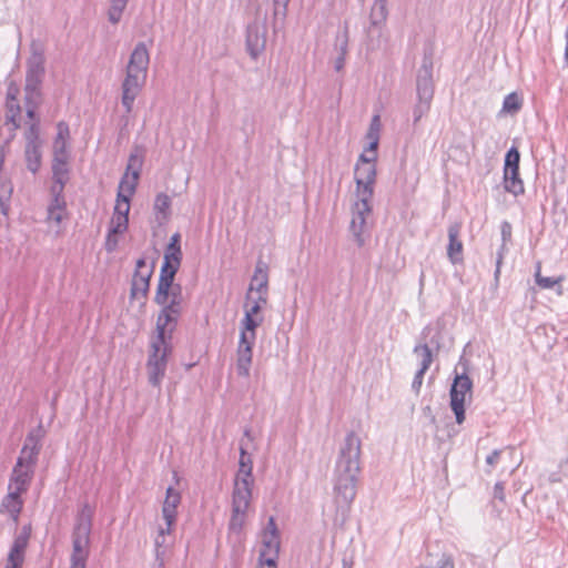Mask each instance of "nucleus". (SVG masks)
Segmentation results:
<instances>
[{"mask_svg":"<svg viewBox=\"0 0 568 568\" xmlns=\"http://www.w3.org/2000/svg\"><path fill=\"white\" fill-rule=\"evenodd\" d=\"M6 121H7V123L12 124L13 131H16L20 128L19 115H14L12 119L11 114H6Z\"/></svg>","mask_w":568,"mask_h":568,"instance_id":"62","label":"nucleus"},{"mask_svg":"<svg viewBox=\"0 0 568 568\" xmlns=\"http://www.w3.org/2000/svg\"><path fill=\"white\" fill-rule=\"evenodd\" d=\"M12 194V186L10 183H2L0 189V212L8 215L10 211V197Z\"/></svg>","mask_w":568,"mask_h":568,"instance_id":"40","label":"nucleus"},{"mask_svg":"<svg viewBox=\"0 0 568 568\" xmlns=\"http://www.w3.org/2000/svg\"><path fill=\"white\" fill-rule=\"evenodd\" d=\"M245 514L246 513H236L235 508H232V517L229 524V527L232 531L240 532L242 530Z\"/></svg>","mask_w":568,"mask_h":568,"instance_id":"46","label":"nucleus"},{"mask_svg":"<svg viewBox=\"0 0 568 568\" xmlns=\"http://www.w3.org/2000/svg\"><path fill=\"white\" fill-rule=\"evenodd\" d=\"M42 103L41 87L24 85V105L26 108L38 109Z\"/></svg>","mask_w":568,"mask_h":568,"instance_id":"34","label":"nucleus"},{"mask_svg":"<svg viewBox=\"0 0 568 568\" xmlns=\"http://www.w3.org/2000/svg\"><path fill=\"white\" fill-rule=\"evenodd\" d=\"M425 373H426L425 371L418 369L416 372L415 376H414V379H413V383H412V388L416 393H418L420 387H422L423 378H424Z\"/></svg>","mask_w":568,"mask_h":568,"instance_id":"53","label":"nucleus"},{"mask_svg":"<svg viewBox=\"0 0 568 568\" xmlns=\"http://www.w3.org/2000/svg\"><path fill=\"white\" fill-rule=\"evenodd\" d=\"M45 435V430L42 424H39L37 427L32 428L24 440L22 449L20 452V456H26V454L30 449V458L33 459L34 455H39L41 450V442Z\"/></svg>","mask_w":568,"mask_h":568,"instance_id":"22","label":"nucleus"},{"mask_svg":"<svg viewBox=\"0 0 568 568\" xmlns=\"http://www.w3.org/2000/svg\"><path fill=\"white\" fill-rule=\"evenodd\" d=\"M64 211H48V219L59 224L63 219Z\"/></svg>","mask_w":568,"mask_h":568,"instance_id":"60","label":"nucleus"},{"mask_svg":"<svg viewBox=\"0 0 568 568\" xmlns=\"http://www.w3.org/2000/svg\"><path fill=\"white\" fill-rule=\"evenodd\" d=\"M118 235H120V233H111V231L108 232L104 243V248L106 252L112 253L116 250L119 244Z\"/></svg>","mask_w":568,"mask_h":568,"instance_id":"49","label":"nucleus"},{"mask_svg":"<svg viewBox=\"0 0 568 568\" xmlns=\"http://www.w3.org/2000/svg\"><path fill=\"white\" fill-rule=\"evenodd\" d=\"M262 316H251L250 314H245L244 318L241 321V332L248 334V339L256 338V328L262 324Z\"/></svg>","mask_w":568,"mask_h":568,"instance_id":"33","label":"nucleus"},{"mask_svg":"<svg viewBox=\"0 0 568 568\" xmlns=\"http://www.w3.org/2000/svg\"><path fill=\"white\" fill-rule=\"evenodd\" d=\"M520 153L513 146L510 148L505 156L504 170H519Z\"/></svg>","mask_w":568,"mask_h":568,"instance_id":"43","label":"nucleus"},{"mask_svg":"<svg viewBox=\"0 0 568 568\" xmlns=\"http://www.w3.org/2000/svg\"><path fill=\"white\" fill-rule=\"evenodd\" d=\"M24 148L23 158L27 170L37 174L42 164L43 140L40 136L39 121L29 123L23 132Z\"/></svg>","mask_w":568,"mask_h":568,"instance_id":"5","label":"nucleus"},{"mask_svg":"<svg viewBox=\"0 0 568 568\" xmlns=\"http://www.w3.org/2000/svg\"><path fill=\"white\" fill-rule=\"evenodd\" d=\"M129 226V217L126 215L120 216L113 214L110 221L109 231L111 233H120L123 234Z\"/></svg>","mask_w":568,"mask_h":568,"instance_id":"42","label":"nucleus"},{"mask_svg":"<svg viewBox=\"0 0 568 568\" xmlns=\"http://www.w3.org/2000/svg\"><path fill=\"white\" fill-rule=\"evenodd\" d=\"M182 261L181 246L168 244L164 251V258L160 270V276H175Z\"/></svg>","mask_w":568,"mask_h":568,"instance_id":"20","label":"nucleus"},{"mask_svg":"<svg viewBox=\"0 0 568 568\" xmlns=\"http://www.w3.org/2000/svg\"><path fill=\"white\" fill-rule=\"evenodd\" d=\"M268 292V266L262 260H258L255 265L254 275L251 280L248 291L246 293V300L252 298L254 293H267Z\"/></svg>","mask_w":568,"mask_h":568,"instance_id":"19","label":"nucleus"},{"mask_svg":"<svg viewBox=\"0 0 568 568\" xmlns=\"http://www.w3.org/2000/svg\"><path fill=\"white\" fill-rule=\"evenodd\" d=\"M18 93H19L18 88L16 85L11 84L8 88L6 101H18V98H17Z\"/></svg>","mask_w":568,"mask_h":568,"instance_id":"58","label":"nucleus"},{"mask_svg":"<svg viewBox=\"0 0 568 568\" xmlns=\"http://www.w3.org/2000/svg\"><path fill=\"white\" fill-rule=\"evenodd\" d=\"M473 381L467 372L456 373L449 389L450 408L455 414L456 423L463 424L465 420V400L466 395L471 396Z\"/></svg>","mask_w":568,"mask_h":568,"instance_id":"7","label":"nucleus"},{"mask_svg":"<svg viewBox=\"0 0 568 568\" xmlns=\"http://www.w3.org/2000/svg\"><path fill=\"white\" fill-rule=\"evenodd\" d=\"M93 509L84 504L75 517L72 531V552H89Z\"/></svg>","mask_w":568,"mask_h":568,"instance_id":"6","label":"nucleus"},{"mask_svg":"<svg viewBox=\"0 0 568 568\" xmlns=\"http://www.w3.org/2000/svg\"><path fill=\"white\" fill-rule=\"evenodd\" d=\"M181 503V494L173 487L166 489L165 499L162 506V516L166 524V531L171 532L176 521V508Z\"/></svg>","mask_w":568,"mask_h":568,"instance_id":"18","label":"nucleus"},{"mask_svg":"<svg viewBox=\"0 0 568 568\" xmlns=\"http://www.w3.org/2000/svg\"><path fill=\"white\" fill-rule=\"evenodd\" d=\"M335 50L338 52V55L345 57L348 50V29L344 28L342 33H337L335 38Z\"/></svg>","mask_w":568,"mask_h":568,"instance_id":"44","label":"nucleus"},{"mask_svg":"<svg viewBox=\"0 0 568 568\" xmlns=\"http://www.w3.org/2000/svg\"><path fill=\"white\" fill-rule=\"evenodd\" d=\"M171 197L165 193H159L154 201V211L166 217L170 212Z\"/></svg>","mask_w":568,"mask_h":568,"instance_id":"41","label":"nucleus"},{"mask_svg":"<svg viewBox=\"0 0 568 568\" xmlns=\"http://www.w3.org/2000/svg\"><path fill=\"white\" fill-rule=\"evenodd\" d=\"M67 202L64 197H52L48 211H65Z\"/></svg>","mask_w":568,"mask_h":568,"instance_id":"51","label":"nucleus"},{"mask_svg":"<svg viewBox=\"0 0 568 568\" xmlns=\"http://www.w3.org/2000/svg\"><path fill=\"white\" fill-rule=\"evenodd\" d=\"M388 16L386 0H375L369 13V21L372 27H382Z\"/></svg>","mask_w":568,"mask_h":568,"instance_id":"30","label":"nucleus"},{"mask_svg":"<svg viewBox=\"0 0 568 568\" xmlns=\"http://www.w3.org/2000/svg\"><path fill=\"white\" fill-rule=\"evenodd\" d=\"M372 141L369 142L367 151L371 152V155L376 154V150L378 146V134L376 133L373 138H371Z\"/></svg>","mask_w":568,"mask_h":568,"instance_id":"63","label":"nucleus"},{"mask_svg":"<svg viewBox=\"0 0 568 568\" xmlns=\"http://www.w3.org/2000/svg\"><path fill=\"white\" fill-rule=\"evenodd\" d=\"M266 28L263 23L255 20L250 23L246 29V48L250 55L256 59L265 49Z\"/></svg>","mask_w":568,"mask_h":568,"instance_id":"12","label":"nucleus"},{"mask_svg":"<svg viewBox=\"0 0 568 568\" xmlns=\"http://www.w3.org/2000/svg\"><path fill=\"white\" fill-rule=\"evenodd\" d=\"M262 310L261 305L257 304H245V314H250L251 316H258L260 311Z\"/></svg>","mask_w":568,"mask_h":568,"instance_id":"61","label":"nucleus"},{"mask_svg":"<svg viewBox=\"0 0 568 568\" xmlns=\"http://www.w3.org/2000/svg\"><path fill=\"white\" fill-rule=\"evenodd\" d=\"M52 181L69 182L70 169L68 156H53L52 159Z\"/></svg>","mask_w":568,"mask_h":568,"instance_id":"27","label":"nucleus"},{"mask_svg":"<svg viewBox=\"0 0 568 568\" xmlns=\"http://www.w3.org/2000/svg\"><path fill=\"white\" fill-rule=\"evenodd\" d=\"M535 280H536L537 285L539 287H541V288H551L556 284L559 283V278L541 276V274H540V263L537 264V268H536V272H535Z\"/></svg>","mask_w":568,"mask_h":568,"instance_id":"45","label":"nucleus"},{"mask_svg":"<svg viewBox=\"0 0 568 568\" xmlns=\"http://www.w3.org/2000/svg\"><path fill=\"white\" fill-rule=\"evenodd\" d=\"M68 182L63 181H52V185L50 187V194L52 197H64L63 191L65 187V184Z\"/></svg>","mask_w":568,"mask_h":568,"instance_id":"50","label":"nucleus"},{"mask_svg":"<svg viewBox=\"0 0 568 568\" xmlns=\"http://www.w3.org/2000/svg\"><path fill=\"white\" fill-rule=\"evenodd\" d=\"M142 163L143 159L141 155H138L136 153L130 154L126 171L124 174H128L129 183H134V189L138 184V179L140 175Z\"/></svg>","mask_w":568,"mask_h":568,"instance_id":"32","label":"nucleus"},{"mask_svg":"<svg viewBox=\"0 0 568 568\" xmlns=\"http://www.w3.org/2000/svg\"><path fill=\"white\" fill-rule=\"evenodd\" d=\"M69 139H70L69 124L64 121L58 122L57 123V135L53 141V156L70 158V153L68 151Z\"/></svg>","mask_w":568,"mask_h":568,"instance_id":"24","label":"nucleus"},{"mask_svg":"<svg viewBox=\"0 0 568 568\" xmlns=\"http://www.w3.org/2000/svg\"><path fill=\"white\" fill-rule=\"evenodd\" d=\"M126 4L128 0H110L108 18L111 23L116 24L121 20Z\"/></svg>","mask_w":568,"mask_h":568,"instance_id":"37","label":"nucleus"},{"mask_svg":"<svg viewBox=\"0 0 568 568\" xmlns=\"http://www.w3.org/2000/svg\"><path fill=\"white\" fill-rule=\"evenodd\" d=\"M504 187L515 196L525 192L524 183L519 178V170H504Z\"/></svg>","mask_w":568,"mask_h":568,"instance_id":"25","label":"nucleus"},{"mask_svg":"<svg viewBox=\"0 0 568 568\" xmlns=\"http://www.w3.org/2000/svg\"><path fill=\"white\" fill-rule=\"evenodd\" d=\"M414 353L418 354L422 357L419 369L427 372V369L433 363V353L429 346L427 344L416 345L414 347Z\"/></svg>","mask_w":568,"mask_h":568,"instance_id":"39","label":"nucleus"},{"mask_svg":"<svg viewBox=\"0 0 568 568\" xmlns=\"http://www.w3.org/2000/svg\"><path fill=\"white\" fill-rule=\"evenodd\" d=\"M361 454L362 440L354 432H349L339 447L334 469L335 503L341 511L342 523L346 520L349 507L356 497Z\"/></svg>","mask_w":568,"mask_h":568,"instance_id":"1","label":"nucleus"},{"mask_svg":"<svg viewBox=\"0 0 568 568\" xmlns=\"http://www.w3.org/2000/svg\"><path fill=\"white\" fill-rule=\"evenodd\" d=\"M262 536L271 537V538H280V531L277 529L274 517L268 518V521L262 531Z\"/></svg>","mask_w":568,"mask_h":568,"instance_id":"48","label":"nucleus"},{"mask_svg":"<svg viewBox=\"0 0 568 568\" xmlns=\"http://www.w3.org/2000/svg\"><path fill=\"white\" fill-rule=\"evenodd\" d=\"M430 106L432 102L416 99V102L412 110L414 129L418 126V123L422 120V118L428 114V112L430 111Z\"/></svg>","mask_w":568,"mask_h":568,"instance_id":"36","label":"nucleus"},{"mask_svg":"<svg viewBox=\"0 0 568 568\" xmlns=\"http://www.w3.org/2000/svg\"><path fill=\"white\" fill-rule=\"evenodd\" d=\"M354 175H355V178L364 179L366 183H375V181H376L375 163H368V164H364V165H359V163H356Z\"/></svg>","mask_w":568,"mask_h":568,"instance_id":"35","label":"nucleus"},{"mask_svg":"<svg viewBox=\"0 0 568 568\" xmlns=\"http://www.w3.org/2000/svg\"><path fill=\"white\" fill-rule=\"evenodd\" d=\"M434 92L433 59L432 55L424 54L422 65L416 75V98L433 102Z\"/></svg>","mask_w":568,"mask_h":568,"instance_id":"8","label":"nucleus"},{"mask_svg":"<svg viewBox=\"0 0 568 568\" xmlns=\"http://www.w3.org/2000/svg\"><path fill=\"white\" fill-rule=\"evenodd\" d=\"M376 159H377L376 154H373V155L368 156L365 153H362L359 155V158H358L357 163H359V165H364V164H368V163H375Z\"/></svg>","mask_w":568,"mask_h":568,"instance_id":"59","label":"nucleus"},{"mask_svg":"<svg viewBox=\"0 0 568 568\" xmlns=\"http://www.w3.org/2000/svg\"><path fill=\"white\" fill-rule=\"evenodd\" d=\"M499 456H500V452L499 450H494L491 454H489L487 456L486 463L489 464V465H495L498 462Z\"/></svg>","mask_w":568,"mask_h":568,"instance_id":"64","label":"nucleus"},{"mask_svg":"<svg viewBox=\"0 0 568 568\" xmlns=\"http://www.w3.org/2000/svg\"><path fill=\"white\" fill-rule=\"evenodd\" d=\"M33 473L34 468L26 466V456H19L12 469L8 486L9 490L16 488L21 491H27Z\"/></svg>","mask_w":568,"mask_h":568,"instance_id":"13","label":"nucleus"},{"mask_svg":"<svg viewBox=\"0 0 568 568\" xmlns=\"http://www.w3.org/2000/svg\"><path fill=\"white\" fill-rule=\"evenodd\" d=\"M501 237L504 242H507L511 237V224L507 221L501 224Z\"/></svg>","mask_w":568,"mask_h":568,"instance_id":"55","label":"nucleus"},{"mask_svg":"<svg viewBox=\"0 0 568 568\" xmlns=\"http://www.w3.org/2000/svg\"><path fill=\"white\" fill-rule=\"evenodd\" d=\"M255 294H256V297H254L252 295V298L250 301L253 302L252 304H257V305H261V307H263L267 303V293H255Z\"/></svg>","mask_w":568,"mask_h":568,"instance_id":"57","label":"nucleus"},{"mask_svg":"<svg viewBox=\"0 0 568 568\" xmlns=\"http://www.w3.org/2000/svg\"><path fill=\"white\" fill-rule=\"evenodd\" d=\"M494 498L499 499L500 501L505 500L504 485L500 481L495 484Z\"/></svg>","mask_w":568,"mask_h":568,"instance_id":"56","label":"nucleus"},{"mask_svg":"<svg viewBox=\"0 0 568 568\" xmlns=\"http://www.w3.org/2000/svg\"><path fill=\"white\" fill-rule=\"evenodd\" d=\"M150 62L149 51L143 42H139L129 59L125 78L122 82V105L126 113L133 109V103L146 81Z\"/></svg>","mask_w":568,"mask_h":568,"instance_id":"3","label":"nucleus"},{"mask_svg":"<svg viewBox=\"0 0 568 568\" xmlns=\"http://www.w3.org/2000/svg\"><path fill=\"white\" fill-rule=\"evenodd\" d=\"M460 225L455 223L448 227V246L447 256L453 264H457L463 261V242L459 240Z\"/></svg>","mask_w":568,"mask_h":568,"instance_id":"23","label":"nucleus"},{"mask_svg":"<svg viewBox=\"0 0 568 568\" xmlns=\"http://www.w3.org/2000/svg\"><path fill=\"white\" fill-rule=\"evenodd\" d=\"M239 473L236 475V478H247L248 480H252V469H253V462L251 456L246 452V444L244 440H241L240 445V462H239Z\"/></svg>","mask_w":568,"mask_h":568,"instance_id":"29","label":"nucleus"},{"mask_svg":"<svg viewBox=\"0 0 568 568\" xmlns=\"http://www.w3.org/2000/svg\"><path fill=\"white\" fill-rule=\"evenodd\" d=\"M281 538H271L262 536L261 548L258 551V568H277L280 557Z\"/></svg>","mask_w":568,"mask_h":568,"instance_id":"11","label":"nucleus"},{"mask_svg":"<svg viewBox=\"0 0 568 568\" xmlns=\"http://www.w3.org/2000/svg\"><path fill=\"white\" fill-rule=\"evenodd\" d=\"M379 126H381L379 115H374L372 119V122H371L368 136L373 138L376 133L378 134Z\"/></svg>","mask_w":568,"mask_h":568,"instance_id":"54","label":"nucleus"},{"mask_svg":"<svg viewBox=\"0 0 568 568\" xmlns=\"http://www.w3.org/2000/svg\"><path fill=\"white\" fill-rule=\"evenodd\" d=\"M174 278L175 276H159L154 295V303L161 306L156 317V333L161 337L169 333V339H172L185 306L182 286L174 283Z\"/></svg>","mask_w":568,"mask_h":568,"instance_id":"2","label":"nucleus"},{"mask_svg":"<svg viewBox=\"0 0 568 568\" xmlns=\"http://www.w3.org/2000/svg\"><path fill=\"white\" fill-rule=\"evenodd\" d=\"M356 183V195L358 200L356 203H361V206H366V204H371V201L374 195V184L375 183H366L364 179L355 178Z\"/></svg>","mask_w":568,"mask_h":568,"instance_id":"31","label":"nucleus"},{"mask_svg":"<svg viewBox=\"0 0 568 568\" xmlns=\"http://www.w3.org/2000/svg\"><path fill=\"white\" fill-rule=\"evenodd\" d=\"M523 104V97L517 92H511L505 97L501 110L499 111L498 115H515L521 110Z\"/></svg>","mask_w":568,"mask_h":568,"instance_id":"28","label":"nucleus"},{"mask_svg":"<svg viewBox=\"0 0 568 568\" xmlns=\"http://www.w3.org/2000/svg\"><path fill=\"white\" fill-rule=\"evenodd\" d=\"M169 534L166 531V527L163 528L161 527L159 529V534L155 538V558H156V561L159 562V567H162L163 566V557L165 555V535Z\"/></svg>","mask_w":568,"mask_h":568,"instance_id":"38","label":"nucleus"},{"mask_svg":"<svg viewBox=\"0 0 568 568\" xmlns=\"http://www.w3.org/2000/svg\"><path fill=\"white\" fill-rule=\"evenodd\" d=\"M21 106L18 101H6V114H11L13 119L14 115H20Z\"/></svg>","mask_w":568,"mask_h":568,"instance_id":"52","label":"nucleus"},{"mask_svg":"<svg viewBox=\"0 0 568 568\" xmlns=\"http://www.w3.org/2000/svg\"><path fill=\"white\" fill-rule=\"evenodd\" d=\"M23 491L12 488L2 500V507L6 508L14 520L18 519L19 514L22 510L23 501L20 495Z\"/></svg>","mask_w":568,"mask_h":568,"instance_id":"26","label":"nucleus"},{"mask_svg":"<svg viewBox=\"0 0 568 568\" xmlns=\"http://www.w3.org/2000/svg\"><path fill=\"white\" fill-rule=\"evenodd\" d=\"M172 351L169 333L163 334L162 338L159 333L151 343V352L148 358L146 368L149 383L153 386H160L166 371L168 356Z\"/></svg>","mask_w":568,"mask_h":568,"instance_id":"4","label":"nucleus"},{"mask_svg":"<svg viewBox=\"0 0 568 568\" xmlns=\"http://www.w3.org/2000/svg\"><path fill=\"white\" fill-rule=\"evenodd\" d=\"M251 485L252 480L247 478H235L232 508H235L236 513H246L252 496Z\"/></svg>","mask_w":568,"mask_h":568,"instance_id":"15","label":"nucleus"},{"mask_svg":"<svg viewBox=\"0 0 568 568\" xmlns=\"http://www.w3.org/2000/svg\"><path fill=\"white\" fill-rule=\"evenodd\" d=\"M154 262L150 267L146 266V261L141 257L136 261L135 271L131 282L130 297L136 298L139 295L146 297L150 288V280L153 274Z\"/></svg>","mask_w":568,"mask_h":568,"instance_id":"9","label":"nucleus"},{"mask_svg":"<svg viewBox=\"0 0 568 568\" xmlns=\"http://www.w3.org/2000/svg\"><path fill=\"white\" fill-rule=\"evenodd\" d=\"M134 192V183H129L128 174H124L119 183L116 203L114 206L113 214L120 216L126 215L129 217L130 199Z\"/></svg>","mask_w":568,"mask_h":568,"instance_id":"17","label":"nucleus"},{"mask_svg":"<svg viewBox=\"0 0 568 568\" xmlns=\"http://www.w3.org/2000/svg\"><path fill=\"white\" fill-rule=\"evenodd\" d=\"M31 527L23 526L18 536H16L11 549L8 554V561L24 562V552L29 544Z\"/></svg>","mask_w":568,"mask_h":568,"instance_id":"21","label":"nucleus"},{"mask_svg":"<svg viewBox=\"0 0 568 568\" xmlns=\"http://www.w3.org/2000/svg\"><path fill=\"white\" fill-rule=\"evenodd\" d=\"M89 552H72L70 568H87Z\"/></svg>","mask_w":568,"mask_h":568,"instance_id":"47","label":"nucleus"},{"mask_svg":"<svg viewBox=\"0 0 568 568\" xmlns=\"http://www.w3.org/2000/svg\"><path fill=\"white\" fill-rule=\"evenodd\" d=\"M371 204H366V206L363 207L361 206V203L355 202L353 206V217L351 221L349 229L358 246H362L364 244V239L362 234L365 230L366 217L371 214Z\"/></svg>","mask_w":568,"mask_h":568,"instance_id":"16","label":"nucleus"},{"mask_svg":"<svg viewBox=\"0 0 568 568\" xmlns=\"http://www.w3.org/2000/svg\"><path fill=\"white\" fill-rule=\"evenodd\" d=\"M254 339H248V334L241 332L240 341L237 346V361H236V369L237 374L243 377L250 376V367L252 364V348L254 345Z\"/></svg>","mask_w":568,"mask_h":568,"instance_id":"14","label":"nucleus"},{"mask_svg":"<svg viewBox=\"0 0 568 568\" xmlns=\"http://www.w3.org/2000/svg\"><path fill=\"white\" fill-rule=\"evenodd\" d=\"M45 58L40 48L32 45V52L27 60L26 84L27 87H41L45 74Z\"/></svg>","mask_w":568,"mask_h":568,"instance_id":"10","label":"nucleus"}]
</instances>
